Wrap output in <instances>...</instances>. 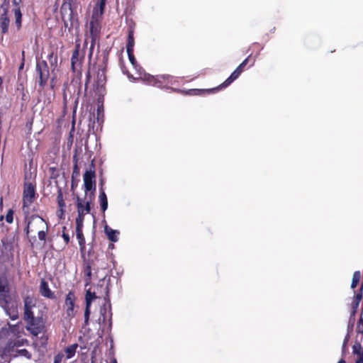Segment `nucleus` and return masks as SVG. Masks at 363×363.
Segmentation results:
<instances>
[{"label": "nucleus", "mask_w": 363, "mask_h": 363, "mask_svg": "<svg viewBox=\"0 0 363 363\" xmlns=\"http://www.w3.org/2000/svg\"><path fill=\"white\" fill-rule=\"evenodd\" d=\"M23 319L26 322V328L32 335L38 337L39 335V344L45 347L48 344V335L45 326V320L42 316H34L33 308L36 307L35 301L30 296H26L24 300Z\"/></svg>", "instance_id": "nucleus-1"}, {"label": "nucleus", "mask_w": 363, "mask_h": 363, "mask_svg": "<svg viewBox=\"0 0 363 363\" xmlns=\"http://www.w3.org/2000/svg\"><path fill=\"white\" fill-rule=\"evenodd\" d=\"M255 62V59L252 58L251 57V55H250L245 60L242 61V62L232 72V74L230 75V77L226 79L222 84L218 85L216 87L211 88V89H190L188 91H186L185 93L186 94L190 95H203V94H215L217 91L226 88L232 82H233L235 79H237L240 75L243 72L245 66L249 65V67H252L254 65Z\"/></svg>", "instance_id": "nucleus-2"}, {"label": "nucleus", "mask_w": 363, "mask_h": 363, "mask_svg": "<svg viewBox=\"0 0 363 363\" xmlns=\"http://www.w3.org/2000/svg\"><path fill=\"white\" fill-rule=\"evenodd\" d=\"M38 194L35 191V184L29 182H24L23 191V206L22 210L27 218L30 213V206L35 201Z\"/></svg>", "instance_id": "nucleus-3"}, {"label": "nucleus", "mask_w": 363, "mask_h": 363, "mask_svg": "<svg viewBox=\"0 0 363 363\" xmlns=\"http://www.w3.org/2000/svg\"><path fill=\"white\" fill-rule=\"evenodd\" d=\"M25 218L26 221H27V225L25 228L27 236H28L30 232H38L48 225L46 221L38 215H32L27 218L25 216Z\"/></svg>", "instance_id": "nucleus-4"}, {"label": "nucleus", "mask_w": 363, "mask_h": 363, "mask_svg": "<svg viewBox=\"0 0 363 363\" xmlns=\"http://www.w3.org/2000/svg\"><path fill=\"white\" fill-rule=\"evenodd\" d=\"M35 70L38 74V85L41 89H43L50 77L49 67L47 62L45 60L37 62Z\"/></svg>", "instance_id": "nucleus-5"}, {"label": "nucleus", "mask_w": 363, "mask_h": 363, "mask_svg": "<svg viewBox=\"0 0 363 363\" xmlns=\"http://www.w3.org/2000/svg\"><path fill=\"white\" fill-rule=\"evenodd\" d=\"M64 23L65 30L72 33L74 28L77 29L79 26L77 11H69L67 14L61 15Z\"/></svg>", "instance_id": "nucleus-6"}, {"label": "nucleus", "mask_w": 363, "mask_h": 363, "mask_svg": "<svg viewBox=\"0 0 363 363\" xmlns=\"http://www.w3.org/2000/svg\"><path fill=\"white\" fill-rule=\"evenodd\" d=\"M84 185L85 188L86 195L88 191L95 193L96 191V173L95 167L92 162L90 164L89 170L85 172L84 174Z\"/></svg>", "instance_id": "nucleus-7"}, {"label": "nucleus", "mask_w": 363, "mask_h": 363, "mask_svg": "<svg viewBox=\"0 0 363 363\" xmlns=\"http://www.w3.org/2000/svg\"><path fill=\"white\" fill-rule=\"evenodd\" d=\"M80 44L77 43L75 45L74 50L72 52L71 58V69L73 72H77L79 79L82 77V73L80 69L78 70V67L81 68L82 64L84 60V55L80 56L79 55Z\"/></svg>", "instance_id": "nucleus-8"}, {"label": "nucleus", "mask_w": 363, "mask_h": 363, "mask_svg": "<svg viewBox=\"0 0 363 363\" xmlns=\"http://www.w3.org/2000/svg\"><path fill=\"white\" fill-rule=\"evenodd\" d=\"M75 302V294L73 291H69L66 296L64 306L66 316L69 319L73 318L77 314V311L74 309Z\"/></svg>", "instance_id": "nucleus-9"}, {"label": "nucleus", "mask_w": 363, "mask_h": 363, "mask_svg": "<svg viewBox=\"0 0 363 363\" xmlns=\"http://www.w3.org/2000/svg\"><path fill=\"white\" fill-rule=\"evenodd\" d=\"M89 200L86 202L81 199L79 196L76 198V205L77 208V214L81 216L89 213L91 211V204L94 199V194L93 192H90L89 194Z\"/></svg>", "instance_id": "nucleus-10"}, {"label": "nucleus", "mask_w": 363, "mask_h": 363, "mask_svg": "<svg viewBox=\"0 0 363 363\" xmlns=\"http://www.w3.org/2000/svg\"><path fill=\"white\" fill-rule=\"evenodd\" d=\"M101 29V18L91 16L89 22L90 38L99 40Z\"/></svg>", "instance_id": "nucleus-11"}, {"label": "nucleus", "mask_w": 363, "mask_h": 363, "mask_svg": "<svg viewBox=\"0 0 363 363\" xmlns=\"http://www.w3.org/2000/svg\"><path fill=\"white\" fill-rule=\"evenodd\" d=\"M174 77L170 74L157 75L155 86L160 89H167L169 84H172Z\"/></svg>", "instance_id": "nucleus-12"}, {"label": "nucleus", "mask_w": 363, "mask_h": 363, "mask_svg": "<svg viewBox=\"0 0 363 363\" xmlns=\"http://www.w3.org/2000/svg\"><path fill=\"white\" fill-rule=\"evenodd\" d=\"M79 6V0H63L60 7V13L64 15L67 14L69 11H77Z\"/></svg>", "instance_id": "nucleus-13"}, {"label": "nucleus", "mask_w": 363, "mask_h": 363, "mask_svg": "<svg viewBox=\"0 0 363 363\" xmlns=\"http://www.w3.org/2000/svg\"><path fill=\"white\" fill-rule=\"evenodd\" d=\"M40 293L43 296L46 297L48 298H55L54 292L51 291V289L49 287L48 283L45 279H42L40 281Z\"/></svg>", "instance_id": "nucleus-14"}, {"label": "nucleus", "mask_w": 363, "mask_h": 363, "mask_svg": "<svg viewBox=\"0 0 363 363\" xmlns=\"http://www.w3.org/2000/svg\"><path fill=\"white\" fill-rule=\"evenodd\" d=\"M106 0H98L96 4L94 7L92 17L101 18L105 9Z\"/></svg>", "instance_id": "nucleus-15"}, {"label": "nucleus", "mask_w": 363, "mask_h": 363, "mask_svg": "<svg viewBox=\"0 0 363 363\" xmlns=\"http://www.w3.org/2000/svg\"><path fill=\"white\" fill-rule=\"evenodd\" d=\"M352 353L357 357L355 363H363V347L357 340L352 346Z\"/></svg>", "instance_id": "nucleus-16"}, {"label": "nucleus", "mask_w": 363, "mask_h": 363, "mask_svg": "<svg viewBox=\"0 0 363 363\" xmlns=\"http://www.w3.org/2000/svg\"><path fill=\"white\" fill-rule=\"evenodd\" d=\"M7 13V9H5L4 13L0 16V27L3 34L7 33L9 30L10 20Z\"/></svg>", "instance_id": "nucleus-17"}, {"label": "nucleus", "mask_w": 363, "mask_h": 363, "mask_svg": "<svg viewBox=\"0 0 363 363\" xmlns=\"http://www.w3.org/2000/svg\"><path fill=\"white\" fill-rule=\"evenodd\" d=\"M93 264V261L86 260L84 262V269L83 273L85 277L86 285L91 283V266Z\"/></svg>", "instance_id": "nucleus-18"}, {"label": "nucleus", "mask_w": 363, "mask_h": 363, "mask_svg": "<svg viewBox=\"0 0 363 363\" xmlns=\"http://www.w3.org/2000/svg\"><path fill=\"white\" fill-rule=\"evenodd\" d=\"M47 57L50 65V67L53 69H55L57 66L58 61L57 48L54 49L52 48H50V52Z\"/></svg>", "instance_id": "nucleus-19"}, {"label": "nucleus", "mask_w": 363, "mask_h": 363, "mask_svg": "<svg viewBox=\"0 0 363 363\" xmlns=\"http://www.w3.org/2000/svg\"><path fill=\"white\" fill-rule=\"evenodd\" d=\"M104 231L108 237V238L113 242H116L118 241V235H119V232L116 230H113L111 228H109L108 225H106L104 228Z\"/></svg>", "instance_id": "nucleus-20"}, {"label": "nucleus", "mask_w": 363, "mask_h": 363, "mask_svg": "<svg viewBox=\"0 0 363 363\" xmlns=\"http://www.w3.org/2000/svg\"><path fill=\"white\" fill-rule=\"evenodd\" d=\"M135 45L134 28L130 27L128 33V42L126 45V50H133Z\"/></svg>", "instance_id": "nucleus-21"}, {"label": "nucleus", "mask_w": 363, "mask_h": 363, "mask_svg": "<svg viewBox=\"0 0 363 363\" xmlns=\"http://www.w3.org/2000/svg\"><path fill=\"white\" fill-rule=\"evenodd\" d=\"M15 16V26L17 30H20L22 26V13L20 7H16L13 9Z\"/></svg>", "instance_id": "nucleus-22"}, {"label": "nucleus", "mask_w": 363, "mask_h": 363, "mask_svg": "<svg viewBox=\"0 0 363 363\" xmlns=\"http://www.w3.org/2000/svg\"><path fill=\"white\" fill-rule=\"evenodd\" d=\"M99 198L101 208L102 211L104 212L108 208V199H107L106 194H105L102 187L100 189V194H99Z\"/></svg>", "instance_id": "nucleus-23"}, {"label": "nucleus", "mask_w": 363, "mask_h": 363, "mask_svg": "<svg viewBox=\"0 0 363 363\" xmlns=\"http://www.w3.org/2000/svg\"><path fill=\"white\" fill-rule=\"evenodd\" d=\"M362 298V295L361 294H357L354 296V300L352 303V311L351 316H354L357 312V309L359 307V303Z\"/></svg>", "instance_id": "nucleus-24"}, {"label": "nucleus", "mask_w": 363, "mask_h": 363, "mask_svg": "<svg viewBox=\"0 0 363 363\" xmlns=\"http://www.w3.org/2000/svg\"><path fill=\"white\" fill-rule=\"evenodd\" d=\"M77 347H78V345L77 343H74V344H72V345L67 347L65 349V352L67 359H70L74 356Z\"/></svg>", "instance_id": "nucleus-25"}, {"label": "nucleus", "mask_w": 363, "mask_h": 363, "mask_svg": "<svg viewBox=\"0 0 363 363\" xmlns=\"http://www.w3.org/2000/svg\"><path fill=\"white\" fill-rule=\"evenodd\" d=\"M76 234L80 249L83 250L85 248V239L83 235L82 229H76Z\"/></svg>", "instance_id": "nucleus-26"}, {"label": "nucleus", "mask_w": 363, "mask_h": 363, "mask_svg": "<svg viewBox=\"0 0 363 363\" xmlns=\"http://www.w3.org/2000/svg\"><path fill=\"white\" fill-rule=\"evenodd\" d=\"M96 298L95 292H91L88 290L86 293L85 300H86V306L88 307H91V302L94 299Z\"/></svg>", "instance_id": "nucleus-27"}, {"label": "nucleus", "mask_w": 363, "mask_h": 363, "mask_svg": "<svg viewBox=\"0 0 363 363\" xmlns=\"http://www.w3.org/2000/svg\"><path fill=\"white\" fill-rule=\"evenodd\" d=\"M360 278H361L360 272L359 271L354 272L353 274V276H352V284H351L352 289H354L357 286V284L359 282Z\"/></svg>", "instance_id": "nucleus-28"}, {"label": "nucleus", "mask_w": 363, "mask_h": 363, "mask_svg": "<svg viewBox=\"0 0 363 363\" xmlns=\"http://www.w3.org/2000/svg\"><path fill=\"white\" fill-rule=\"evenodd\" d=\"M48 232V225L45 227L44 229L37 232L38 238L40 241L45 242Z\"/></svg>", "instance_id": "nucleus-29"}, {"label": "nucleus", "mask_w": 363, "mask_h": 363, "mask_svg": "<svg viewBox=\"0 0 363 363\" xmlns=\"http://www.w3.org/2000/svg\"><path fill=\"white\" fill-rule=\"evenodd\" d=\"M58 204V208H59V210H58V216L62 218V216L64 215L65 212V208H66V204H65V202L64 201V199L61 201H59L57 203Z\"/></svg>", "instance_id": "nucleus-30"}, {"label": "nucleus", "mask_w": 363, "mask_h": 363, "mask_svg": "<svg viewBox=\"0 0 363 363\" xmlns=\"http://www.w3.org/2000/svg\"><path fill=\"white\" fill-rule=\"evenodd\" d=\"M84 219V216L77 214V217L76 218V229H82L83 222Z\"/></svg>", "instance_id": "nucleus-31"}, {"label": "nucleus", "mask_w": 363, "mask_h": 363, "mask_svg": "<svg viewBox=\"0 0 363 363\" xmlns=\"http://www.w3.org/2000/svg\"><path fill=\"white\" fill-rule=\"evenodd\" d=\"M13 213L14 211L12 209H9L6 214V221L8 223H12L13 221Z\"/></svg>", "instance_id": "nucleus-32"}, {"label": "nucleus", "mask_w": 363, "mask_h": 363, "mask_svg": "<svg viewBox=\"0 0 363 363\" xmlns=\"http://www.w3.org/2000/svg\"><path fill=\"white\" fill-rule=\"evenodd\" d=\"M90 80H91V72H90V69H89L86 73V82L84 84V95H86L88 84L89 83Z\"/></svg>", "instance_id": "nucleus-33"}, {"label": "nucleus", "mask_w": 363, "mask_h": 363, "mask_svg": "<svg viewBox=\"0 0 363 363\" xmlns=\"http://www.w3.org/2000/svg\"><path fill=\"white\" fill-rule=\"evenodd\" d=\"M156 78H157V75L153 76V75L147 74V75L145 76V81H147L148 84H150V85H152L154 86H155V82L156 81Z\"/></svg>", "instance_id": "nucleus-34"}, {"label": "nucleus", "mask_w": 363, "mask_h": 363, "mask_svg": "<svg viewBox=\"0 0 363 363\" xmlns=\"http://www.w3.org/2000/svg\"><path fill=\"white\" fill-rule=\"evenodd\" d=\"M350 334H349V332L347 333V335H345V338H344V340H343V342H342V355L344 356L345 354V350H346V347H347V344L350 340Z\"/></svg>", "instance_id": "nucleus-35"}, {"label": "nucleus", "mask_w": 363, "mask_h": 363, "mask_svg": "<svg viewBox=\"0 0 363 363\" xmlns=\"http://www.w3.org/2000/svg\"><path fill=\"white\" fill-rule=\"evenodd\" d=\"M104 290H105L104 299H105L106 302H107L109 304V307H111V306H110V297H109V291H110L109 284H106V286L104 288Z\"/></svg>", "instance_id": "nucleus-36"}, {"label": "nucleus", "mask_w": 363, "mask_h": 363, "mask_svg": "<svg viewBox=\"0 0 363 363\" xmlns=\"http://www.w3.org/2000/svg\"><path fill=\"white\" fill-rule=\"evenodd\" d=\"M126 52H127L128 59H129L130 63L133 65H135L136 64V60H135L134 54H133V50H126Z\"/></svg>", "instance_id": "nucleus-37"}, {"label": "nucleus", "mask_w": 363, "mask_h": 363, "mask_svg": "<svg viewBox=\"0 0 363 363\" xmlns=\"http://www.w3.org/2000/svg\"><path fill=\"white\" fill-rule=\"evenodd\" d=\"M356 332L359 334H363V319H359L356 327Z\"/></svg>", "instance_id": "nucleus-38"}, {"label": "nucleus", "mask_w": 363, "mask_h": 363, "mask_svg": "<svg viewBox=\"0 0 363 363\" xmlns=\"http://www.w3.org/2000/svg\"><path fill=\"white\" fill-rule=\"evenodd\" d=\"M97 40H98V39L91 38V45H90L89 52V58H91L93 55V50H94V46H95Z\"/></svg>", "instance_id": "nucleus-39"}, {"label": "nucleus", "mask_w": 363, "mask_h": 363, "mask_svg": "<svg viewBox=\"0 0 363 363\" xmlns=\"http://www.w3.org/2000/svg\"><path fill=\"white\" fill-rule=\"evenodd\" d=\"M106 80V76L104 71H102L101 73H98L97 74V84L99 85L100 83L104 82Z\"/></svg>", "instance_id": "nucleus-40"}, {"label": "nucleus", "mask_w": 363, "mask_h": 363, "mask_svg": "<svg viewBox=\"0 0 363 363\" xmlns=\"http://www.w3.org/2000/svg\"><path fill=\"white\" fill-rule=\"evenodd\" d=\"M90 315V307H88L86 306L85 311H84V323L85 325L88 324L89 318Z\"/></svg>", "instance_id": "nucleus-41"}, {"label": "nucleus", "mask_w": 363, "mask_h": 363, "mask_svg": "<svg viewBox=\"0 0 363 363\" xmlns=\"http://www.w3.org/2000/svg\"><path fill=\"white\" fill-rule=\"evenodd\" d=\"M65 230H66V227H64L62 236V238L64 239L65 244L67 245L69 242V235L68 233H66L65 232Z\"/></svg>", "instance_id": "nucleus-42"}, {"label": "nucleus", "mask_w": 363, "mask_h": 363, "mask_svg": "<svg viewBox=\"0 0 363 363\" xmlns=\"http://www.w3.org/2000/svg\"><path fill=\"white\" fill-rule=\"evenodd\" d=\"M64 357V354L62 353H58L54 357V363H61L62 359Z\"/></svg>", "instance_id": "nucleus-43"}, {"label": "nucleus", "mask_w": 363, "mask_h": 363, "mask_svg": "<svg viewBox=\"0 0 363 363\" xmlns=\"http://www.w3.org/2000/svg\"><path fill=\"white\" fill-rule=\"evenodd\" d=\"M63 199H63V194H62V189L60 187H59L57 189V201L58 203L59 201H61Z\"/></svg>", "instance_id": "nucleus-44"}, {"label": "nucleus", "mask_w": 363, "mask_h": 363, "mask_svg": "<svg viewBox=\"0 0 363 363\" xmlns=\"http://www.w3.org/2000/svg\"><path fill=\"white\" fill-rule=\"evenodd\" d=\"M354 316L350 317L349 324L347 326V330L350 332V330H352L353 325H354Z\"/></svg>", "instance_id": "nucleus-45"}, {"label": "nucleus", "mask_w": 363, "mask_h": 363, "mask_svg": "<svg viewBox=\"0 0 363 363\" xmlns=\"http://www.w3.org/2000/svg\"><path fill=\"white\" fill-rule=\"evenodd\" d=\"M79 173V169L77 165V161L76 160L74 167H73V172H72V177H74V175H78Z\"/></svg>", "instance_id": "nucleus-46"}, {"label": "nucleus", "mask_w": 363, "mask_h": 363, "mask_svg": "<svg viewBox=\"0 0 363 363\" xmlns=\"http://www.w3.org/2000/svg\"><path fill=\"white\" fill-rule=\"evenodd\" d=\"M106 313V308H104L101 309V314L103 316V322H105V320H106V316H105Z\"/></svg>", "instance_id": "nucleus-47"}, {"label": "nucleus", "mask_w": 363, "mask_h": 363, "mask_svg": "<svg viewBox=\"0 0 363 363\" xmlns=\"http://www.w3.org/2000/svg\"><path fill=\"white\" fill-rule=\"evenodd\" d=\"M22 0H13V4L15 6V8L19 7V4L21 3Z\"/></svg>", "instance_id": "nucleus-48"}, {"label": "nucleus", "mask_w": 363, "mask_h": 363, "mask_svg": "<svg viewBox=\"0 0 363 363\" xmlns=\"http://www.w3.org/2000/svg\"><path fill=\"white\" fill-rule=\"evenodd\" d=\"M25 61H21V63L18 67V72H20L24 67Z\"/></svg>", "instance_id": "nucleus-49"}, {"label": "nucleus", "mask_w": 363, "mask_h": 363, "mask_svg": "<svg viewBox=\"0 0 363 363\" xmlns=\"http://www.w3.org/2000/svg\"><path fill=\"white\" fill-rule=\"evenodd\" d=\"M20 352L23 355H26V354H28V350H26V349L21 350Z\"/></svg>", "instance_id": "nucleus-50"}, {"label": "nucleus", "mask_w": 363, "mask_h": 363, "mask_svg": "<svg viewBox=\"0 0 363 363\" xmlns=\"http://www.w3.org/2000/svg\"><path fill=\"white\" fill-rule=\"evenodd\" d=\"M175 92H177V93H184V91H182L180 89H172Z\"/></svg>", "instance_id": "nucleus-51"}, {"label": "nucleus", "mask_w": 363, "mask_h": 363, "mask_svg": "<svg viewBox=\"0 0 363 363\" xmlns=\"http://www.w3.org/2000/svg\"><path fill=\"white\" fill-rule=\"evenodd\" d=\"M81 89H82V85H81V82H79V90H78V93L77 94L79 95L80 93H81Z\"/></svg>", "instance_id": "nucleus-52"}, {"label": "nucleus", "mask_w": 363, "mask_h": 363, "mask_svg": "<svg viewBox=\"0 0 363 363\" xmlns=\"http://www.w3.org/2000/svg\"><path fill=\"white\" fill-rule=\"evenodd\" d=\"M21 55H22V60L21 61H25V51L24 50H22Z\"/></svg>", "instance_id": "nucleus-53"}, {"label": "nucleus", "mask_w": 363, "mask_h": 363, "mask_svg": "<svg viewBox=\"0 0 363 363\" xmlns=\"http://www.w3.org/2000/svg\"><path fill=\"white\" fill-rule=\"evenodd\" d=\"M337 363H346V362L344 358H341Z\"/></svg>", "instance_id": "nucleus-54"}, {"label": "nucleus", "mask_w": 363, "mask_h": 363, "mask_svg": "<svg viewBox=\"0 0 363 363\" xmlns=\"http://www.w3.org/2000/svg\"><path fill=\"white\" fill-rule=\"evenodd\" d=\"M17 318H18V315H13L11 316V319L12 320H16Z\"/></svg>", "instance_id": "nucleus-55"}, {"label": "nucleus", "mask_w": 363, "mask_h": 363, "mask_svg": "<svg viewBox=\"0 0 363 363\" xmlns=\"http://www.w3.org/2000/svg\"><path fill=\"white\" fill-rule=\"evenodd\" d=\"M2 83H3V81H2L1 77H0V86H1Z\"/></svg>", "instance_id": "nucleus-56"}, {"label": "nucleus", "mask_w": 363, "mask_h": 363, "mask_svg": "<svg viewBox=\"0 0 363 363\" xmlns=\"http://www.w3.org/2000/svg\"><path fill=\"white\" fill-rule=\"evenodd\" d=\"M112 363H117L116 359H114L113 360V362H112Z\"/></svg>", "instance_id": "nucleus-57"}, {"label": "nucleus", "mask_w": 363, "mask_h": 363, "mask_svg": "<svg viewBox=\"0 0 363 363\" xmlns=\"http://www.w3.org/2000/svg\"><path fill=\"white\" fill-rule=\"evenodd\" d=\"M73 188H74V184L72 183V189H73Z\"/></svg>", "instance_id": "nucleus-58"}]
</instances>
